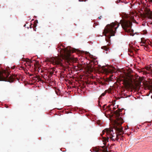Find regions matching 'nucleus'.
<instances>
[{"label":"nucleus","instance_id":"1","mask_svg":"<svg viewBox=\"0 0 152 152\" xmlns=\"http://www.w3.org/2000/svg\"><path fill=\"white\" fill-rule=\"evenodd\" d=\"M58 51L60 52L61 57H53L51 59V62L54 65L65 68L72 60L71 56V51L67 48H58Z\"/></svg>","mask_w":152,"mask_h":152},{"label":"nucleus","instance_id":"2","mask_svg":"<svg viewBox=\"0 0 152 152\" xmlns=\"http://www.w3.org/2000/svg\"><path fill=\"white\" fill-rule=\"evenodd\" d=\"M114 127L115 129V127ZM118 134V133L116 131L115 129V132H114L113 128H106L104 129L103 131L102 134H101L103 144L105 145L106 142L108 141L109 138L113 141H118L119 136Z\"/></svg>","mask_w":152,"mask_h":152},{"label":"nucleus","instance_id":"3","mask_svg":"<svg viewBox=\"0 0 152 152\" xmlns=\"http://www.w3.org/2000/svg\"><path fill=\"white\" fill-rule=\"evenodd\" d=\"M119 26V24L117 22L112 23L106 26L103 34L106 36L105 40L107 42H109L111 36L115 35L116 29Z\"/></svg>","mask_w":152,"mask_h":152},{"label":"nucleus","instance_id":"4","mask_svg":"<svg viewBox=\"0 0 152 152\" xmlns=\"http://www.w3.org/2000/svg\"><path fill=\"white\" fill-rule=\"evenodd\" d=\"M123 19L120 21L122 28L126 32H129L130 31L129 29L127 28H131L132 25V23L131 21V18L127 14H125L122 17Z\"/></svg>","mask_w":152,"mask_h":152},{"label":"nucleus","instance_id":"5","mask_svg":"<svg viewBox=\"0 0 152 152\" xmlns=\"http://www.w3.org/2000/svg\"><path fill=\"white\" fill-rule=\"evenodd\" d=\"M9 75L10 72L8 71L3 70L2 72H0V81L13 82L15 79L16 76L15 75H11L8 77Z\"/></svg>","mask_w":152,"mask_h":152},{"label":"nucleus","instance_id":"6","mask_svg":"<svg viewBox=\"0 0 152 152\" xmlns=\"http://www.w3.org/2000/svg\"><path fill=\"white\" fill-rule=\"evenodd\" d=\"M115 127L116 131L118 133V134L119 135V139H120L121 140H123L124 139L123 136L121 135L124 133L123 131V128L121 126V125L118 126H115Z\"/></svg>","mask_w":152,"mask_h":152},{"label":"nucleus","instance_id":"7","mask_svg":"<svg viewBox=\"0 0 152 152\" xmlns=\"http://www.w3.org/2000/svg\"><path fill=\"white\" fill-rule=\"evenodd\" d=\"M121 112V109H118L114 112V114L116 115V120L118 121V123H121V124H122L124 122L123 119L121 117H120V113Z\"/></svg>","mask_w":152,"mask_h":152},{"label":"nucleus","instance_id":"8","mask_svg":"<svg viewBox=\"0 0 152 152\" xmlns=\"http://www.w3.org/2000/svg\"><path fill=\"white\" fill-rule=\"evenodd\" d=\"M94 151L96 152H108L106 147L104 146L100 148H96L94 149Z\"/></svg>","mask_w":152,"mask_h":152},{"label":"nucleus","instance_id":"9","mask_svg":"<svg viewBox=\"0 0 152 152\" xmlns=\"http://www.w3.org/2000/svg\"><path fill=\"white\" fill-rule=\"evenodd\" d=\"M145 11L146 14L150 16H152V12L150 11V10L147 8H145Z\"/></svg>","mask_w":152,"mask_h":152},{"label":"nucleus","instance_id":"10","mask_svg":"<svg viewBox=\"0 0 152 152\" xmlns=\"http://www.w3.org/2000/svg\"><path fill=\"white\" fill-rule=\"evenodd\" d=\"M104 66H103L102 67V70L103 71V73H105L106 74H107L111 72V71L109 70L108 69L105 68H104Z\"/></svg>","mask_w":152,"mask_h":152},{"label":"nucleus","instance_id":"11","mask_svg":"<svg viewBox=\"0 0 152 152\" xmlns=\"http://www.w3.org/2000/svg\"><path fill=\"white\" fill-rule=\"evenodd\" d=\"M101 48L102 49H103L105 50L106 51H107L106 52V53L107 54L108 53V51H109V48L107 46H102L101 47Z\"/></svg>","mask_w":152,"mask_h":152},{"label":"nucleus","instance_id":"12","mask_svg":"<svg viewBox=\"0 0 152 152\" xmlns=\"http://www.w3.org/2000/svg\"><path fill=\"white\" fill-rule=\"evenodd\" d=\"M32 78L33 79V80H39L41 81V80L40 79L39 77L37 75L36 76H33V77H32Z\"/></svg>","mask_w":152,"mask_h":152},{"label":"nucleus","instance_id":"13","mask_svg":"<svg viewBox=\"0 0 152 152\" xmlns=\"http://www.w3.org/2000/svg\"><path fill=\"white\" fill-rule=\"evenodd\" d=\"M26 62H27V64H28V66H31V65L30 64L32 62L30 59H28V60H26Z\"/></svg>","mask_w":152,"mask_h":152},{"label":"nucleus","instance_id":"14","mask_svg":"<svg viewBox=\"0 0 152 152\" xmlns=\"http://www.w3.org/2000/svg\"><path fill=\"white\" fill-rule=\"evenodd\" d=\"M141 39V43H142L143 44H145V43L146 40L144 38H142Z\"/></svg>","mask_w":152,"mask_h":152},{"label":"nucleus","instance_id":"15","mask_svg":"<svg viewBox=\"0 0 152 152\" xmlns=\"http://www.w3.org/2000/svg\"><path fill=\"white\" fill-rule=\"evenodd\" d=\"M53 70H52V71H50L49 72V78H50L52 76V75L53 74Z\"/></svg>","mask_w":152,"mask_h":152},{"label":"nucleus","instance_id":"16","mask_svg":"<svg viewBox=\"0 0 152 152\" xmlns=\"http://www.w3.org/2000/svg\"><path fill=\"white\" fill-rule=\"evenodd\" d=\"M113 76V75H111L110 76V77L108 78H107V81H109L111 80L112 79V77Z\"/></svg>","mask_w":152,"mask_h":152},{"label":"nucleus","instance_id":"17","mask_svg":"<svg viewBox=\"0 0 152 152\" xmlns=\"http://www.w3.org/2000/svg\"><path fill=\"white\" fill-rule=\"evenodd\" d=\"M134 50V49L133 48H132L131 49H128V51L130 53H132L133 52V50Z\"/></svg>","mask_w":152,"mask_h":152},{"label":"nucleus","instance_id":"18","mask_svg":"<svg viewBox=\"0 0 152 152\" xmlns=\"http://www.w3.org/2000/svg\"><path fill=\"white\" fill-rule=\"evenodd\" d=\"M111 105H109L107 107L108 109V110H110L111 111V109L110 108V107Z\"/></svg>","mask_w":152,"mask_h":152},{"label":"nucleus","instance_id":"19","mask_svg":"<svg viewBox=\"0 0 152 152\" xmlns=\"http://www.w3.org/2000/svg\"><path fill=\"white\" fill-rule=\"evenodd\" d=\"M106 104H104L103 107H102V108L104 110H106V108H105V106H106Z\"/></svg>","mask_w":152,"mask_h":152},{"label":"nucleus","instance_id":"20","mask_svg":"<svg viewBox=\"0 0 152 152\" xmlns=\"http://www.w3.org/2000/svg\"><path fill=\"white\" fill-rule=\"evenodd\" d=\"M105 92H108V93H111V91L110 90L109 91V90H106L105 91Z\"/></svg>","mask_w":152,"mask_h":152},{"label":"nucleus","instance_id":"21","mask_svg":"<svg viewBox=\"0 0 152 152\" xmlns=\"http://www.w3.org/2000/svg\"><path fill=\"white\" fill-rule=\"evenodd\" d=\"M106 94V92H104V93H103L101 95L102 96H104Z\"/></svg>","mask_w":152,"mask_h":152},{"label":"nucleus","instance_id":"22","mask_svg":"<svg viewBox=\"0 0 152 152\" xmlns=\"http://www.w3.org/2000/svg\"><path fill=\"white\" fill-rule=\"evenodd\" d=\"M102 18V16H100L98 18L99 19H101Z\"/></svg>","mask_w":152,"mask_h":152},{"label":"nucleus","instance_id":"23","mask_svg":"<svg viewBox=\"0 0 152 152\" xmlns=\"http://www.w3.org/2000/svg\"><path fill=\"white\" fill-rule=\"evenodd\" d=\"M148 1L150 3L152 2V0H148Z\"/></svg>","mask_w":152,"mask_h":152},{"label":"nucleus","instance_id":"24","mask_svg":"<svg viewBox=\"0 0 152 152\" xmlns=\"http://www.w3.org/2000/svg\"><path fill=\"white\" fill-rule=\"evenodd\" d=\"M149 69V67H147L146 68V69L147 70H148Z\"/></svg>","mask_w":152,"mask_h":152},{"label":"nucleus","instance_id":"25","mask_svg":"<svg viewBox=\"0 0 152 152\" xmlns=\"http://www.w3.org/2000/svg\"><path fill=\"white\" fill-rule=\"evenodd\" d=\"M145 46V48H148V45H146Z\"/></svg>","mask_w":152,"mask_h":152},{"label":"nucleus","instance_id":"26","mask_svg":"<svg viewBox=\"0 0 152 152\" xmlns=\"http://www.w3.org/2000/svg\"><path fill=\"white\" fill-rule=\"evenodd\" d=\"M29 75L30 76H34L33 74H30Z\"/></svg>","mask_w":152,"mask_h":152},{"label":"nucleus","instance_id":"27","mask_svg":"<svg viewBox=\"0 0 152 152\" xmlns=\"http://www.w3.org/2000/svg\"><path fill=\"white\" fill-rule=\"evenodd\" d=\"M110 44H108V45H107V46H110Z\"/></svg>","mask_w":152,"mask_h":152},{"label":"nucleus","instance_id":"28","mask_svg":"<svg viewBox=\"0 0 152 152\" xmlns=\"http://www.w3.org/2000/svg\"><path fill=\"white\" fill-rule=\"evenodd\" d=\"M141 46H145V45H141Z\"/></svg>","mask_w":152,"mask_h":152}]
</instances>
